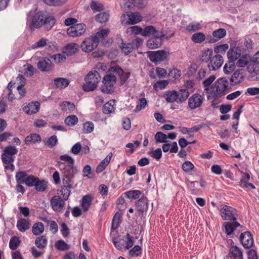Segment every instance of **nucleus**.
<instances>
[{
  "label": "nucleus",
  "mask_w": 259,
  "mask_h": 259,
  "mask_svg": "<svg viewBox=\"0 0 259 259\" xmlns=\"http://www.w3.org/2000/svg\"><path fill=\"white\" fill-rule=\"evenodd\" d=\"M59 159L60 160L57 162V165L62 174L63 186L72 188L74 177L78 172L74 166L75 160L68 154L61 155Z\"/></svg>",
  "instance_id": "1"
},
{
  "label": "nucleus",
  "mask_w": 259,
  "mask_h": 259,
  "mask_svg": "<svg viewBox=\"0 0 259 259\" xmlns=\"http://www.w3.org/2000/svg\"><path fill=\"white\" fill-rule=\"evenodd\" d=\"M55 22L56 20L53 17L48 16L45 12L39 11L33 15L29 27L32 30L34 28H39L44 26L45 29L49 30Z\"/></svg>",
  "instance_id": "2"
},
{
  "label": "nucleus",
  "mask_w": 259,
  "mask_h": 259,
  "mask_svg": "<svg viewBox=\"0 0 259 259\" xmlns=\"http://www.w3.org/2000/svg\"><path fill=\"white\" fill-rule=\"evenodd\" d=\"M229 82L226 77H221L218 79L210 87L209 95L207 99H217L225 95V92L229 90Z\"/></svg>",
  "instance_id": "3"
},
{
  "label": "nucleus",
  "mask_w": 259,
  "mask_h": 259,
  "mask_svg": "<svg viewBox=\"0 0 259 259\" xmlns=\"http://www.w3.org/2000/svg\"><path fill=\"white\" fill-rule=\"evenodd\" d=\"M101 77L97 71L90 72L85 78V83L83 85V89L85 92L94 91L96 89Z\"/></svg>",
  "instance_id": "4"
},
{
  "label": "nucleus",
  "mask_w": 259,
  "mask_h": 259,
  "mask_svg": "<svg viewBox=\"0 0 259 259\" xmlns=\"http://www.w3.org/2000/svg\"><path fill=\"white\" fill-rule=\"evenodd\" d=\"M116 82V77L112 74H108L103 78V84L101 87L102 92L111 94L114 91V84Z\"/></svg>",
  "instance_id": "5"
},
{
  "label": "nucleus",
  "mask_w": 259,
  "mask_h": 259,
  "mask_svg": "<svg viewBox=\"0 0 259 259\" xmlns=\"http://www.w3.org/2000/svg\"><path fill=\"white\" fill-rule=\"evenodd\" d=\"M99 44V39L94 35L86 38L81 43L80 47L84 52H91L95 50Z\"/></svg>",
  "instance_id": "6"
},
{
  "label": "nucleus",
  "mask_w": 259,
  "mask_h": 259,
  "mask_svg": "<svg viewBox=\"0 0 259 259\" xmlns=\"http://www.w3.org/2000/svg\"><path fill=\"white\" fill-rule=\"evenodd\" d=\"M220 214L222 219L224 220L236 221L237 211L236 210L229 206L223 205L220 209Z\"/></svg>",
  "instance_id": "7"
},
{
  "label": "nucleus",
  "mask_w": 259,
  "mask_h": 259,
  "mask_svg": "<svg viewBox=\"0 0 259 259\" xmlns=\"http://www.w3.org/2000/svg\"><path fill=\"white\" fill-rule=\"evenodd\" d=\"M147 55L150 60L155 63L164 61L169 55V52L164 50L149 51Z\"/></svg>",
  "instance_id": "8"
},
{
  "label": "nucleus",
  "mask_w": 259,
  "mask_h": 259,
  "mask_svg": "<svg viewBox=\"0 0 259 259\" xmlns=\"http://www.w3.org/2000/svg\"><path fill=\"white\" fill-rule=\"evenodd\" d=\"M85 29L86 26L84 24H77L69 27L67 30V33L71 37H77L83 34Z\"/></svg>",
  "instance_id": "9"
},
{
  "label": "nucleus",
  "mask_w": 259,
  "mask_h": 259,
  "mask_svg": "<svg viewBox=\"0 0 259 259\" xmlns=\"http://www.w3.org/2000/svg\"><path fill=\"white\" fill-rule=\"evenodd\" d=\"M204 100V97L200 94H193L188 100V107L191 109H195L202 105Z\"/></svg>",
  "instance_id": "10"
},
{
  "label": "nucleus",
  "mask_w": 259,
  "mask_h": 259,
  "mask_svg": "<svg viewBox=\"0 0 259 259\" xmlns=\"http://www.w3.org/2000/svg\"><path fill=\"white\" fill-rule=\"evenodd\" d=\"M136 205L139 216L142 217L146 214L148 208V201L146 197H141L137 201Z\"/></svg>",
  "instance_id": "11"
},
{
  "label": "nucleus",
  "mask_w": 259,
  "mask_h": 259,
  "mask_svg": "<svg viewBox=\"0 0 259 259\" xmlns=\"http://www.w3.org/2000/svg\"><path fill=\"white\" fill-rule=\"evenodd\" d=\"M164 34L163 32L158 33L156 35L150 38L147 42V46L150 49H155L159 48L162 45V39Z\"/></svg>",
  "instance_id": "12"
},
{
  "label": "nucleus",
  "mask_w": 259,
  "mask_h": 259,
  "mask_svg": "<svg viewBox=\"0 0 259 259\" xmlns=\"http://www.w3.org/2000/svg\"><path fill=\"white\" fill-rule=\"evenodd\" d=\"M59 195H56L52 197L50 200V204L55 211H61L65 205V201Z\"/></svg>",
  "instance_id": "13"
},
{
  "label": "nucleus",
  "mask_w": 259,
  "mask_h": 259,
  "mask_svg": "<svg viewBox=\"0 0 259 259\" xmlns=\"http://www.w3.org/2000/svg\"><path fill=\"white\" fill-rule=\"evenodd\" d=\"M226 35V30L224 28H219L212 32V36H207L208 42L210 44L214 43L224 37Z\"/></svg>",
  "instance_id": "14"
},
{
  "label": "nucleus",
  "mask_w": 259,
  "mask_h": 259,
  "mask_svg": "<svg viewBox=\"0 0 259 259\" xmlns=\"http://www.w3.org/2000/svg\"><path fill=\"white\" fill-rule=\"evenodd\" d=\"M240 241L245 248H250L253 244V237L249 232H245L240 236Z\"/></svg>",
  "instance_id": "15"
},
{
  "label": "nucleus",
  "mask_w": 259,
  "mask_h": 259,
  "mask_svg": "<svg viewBox=\"0 0 259 259\" xmlns=\"http://www.w3.org/2000/svg\"><path fill=\"white\" fill-rule=\"evenodd\" d=\"M223 58L220 55H216L210 60L209 63L207 65L209 70H216L221 67L223 63Z\"/></svg>",
  "instance_id": "16"
},
{
  "label": "nucleus",
  "mask_w": 259,
  "mask_h": 259,
  "mask_svg": "<svg viewBox=\"0 0 259 259\" xmlns=\"http://www.w3.org/2000/svg\"><path fill=\"white\" fill-rule=\"evenodd\" d=\"M37 67L43 72H48L52 68V62L47 57L42 58L37 63Z\"/></svg>",
  "instance_id": "17"
},
{
  "label": "nucleus",
  "mask_w": 259,
  "mask_h": 259,
  "mask_svg": "<svg viewBox=\"0 0 259 259\" xmlns=\"http://www.w3.org/2000/svg\"><path fill=\"white\" fill-rule=\"evenodd\" d=\"M79 50V46L78 44L71 42L67 44L63 49V54L69 56L75 54Z\"/></svg>",
  "instance_id": "18"
},
{
  "label": "nucleus",
  "mask_w": 259,
  "mask_h": 259,
  "mask_svg": "<svg viewBox=\"0 0 259 259\" xmlns=\"http://www.w3.org/2000/svg\"><path fill=\"white\" fill-rule=\"evenodd\" d=\"M40 108L39 102H31L29 103L27 106L23 108L24 112L28 114H32L37 113Z\"/></svg>",
  "instance_id": "19"
},
{
  "label": "nucleus",
  "mask_w": 259,
  "mask_h": 259,
  "mask_svg": "<svg viewBox=\"0 0 259 259\" xmlns=\"http://www.w3.org/2000/svg\"><path fill=\"white\" fill-rule=\"evenodd\" d=\"M244 76L240 70H237L232 75L230 81L232 86L240 83L243 79Z\"/></svg>",
  "instance_id": "20"
},
{
  "label": "nucleus",
  "mask_w": 259,
  "mask_h": 259,
  "mask_svg": "<svg viewBox=\"0 0 259 259\" xmlns=\"http://www.w3.org/2000/svg\"><path fill=\"white\" fill-rule=\"evenodd\" d=\"M229 256L230 259H243L242 251L237 246H232L230 247Z\"/></svg>",
  "instance_id": "21"
},
{
  "label": "nucleus",
  "mask_w": 259,
  "mask_h": 259,
  "mask_svg": "<svg viewBox=\"0 0 259 259\" xmlns=\"http://www.w3.org/2000/svg\"><path fill=\"white\" fill-rule=\"evenodd\" d=\"M93 196L91 195H86L81 199V205L83 211H88L93 200Z\"/></svg>",
  "instance_id": "22"
},
{
  "label": "nucleus",
  "mask_w": 259,
  "mask_h": 259,
  "mask_svg": "<svg viewBox=\"0 0 259 259\" xmlns=\"http://www.w3.org/2000/svg\"><path fill=\"white\" fill-rule=\"evenodd\" d=\"M112 156V153L109 154L97 166L96 171L99 174L103 171L109 163Z\"/></svg>",
  "instance_id": "23"
},
{
  "label": "nucleus",
  "mask_w": 259,
  "mask_h": 259,
  "mask_svg": "<svg viewBox=\"0 0 259 259\" xmlns=\"http://www.w3.org/2000/svg\"><path fill=\"white\" fill-rule=\"evenodd\" d=\"M128 19L127 21V23L128 24L133 25L137 24L142 20V17L138 12L131 13L127 14Z\"/></svg>",
  "instance_id": "24"
},
{
  "label": "nucleus",
  "mask_w": 259,
  "mask_h": 259,
  "mask_svg": "<svg viewBox=\"0 0 259 259\" xmlns=\"http://www.w3.org/2000/svg\"><path fill=\"white\" fill-rule=\"evenodd\" d=\"M30 226V222L29 220L21 219L17 221V227L20 232H24L27 230Z\"/></svg>",
  "instance_id": "25"
},
{
  "label": "nucleus",
  "mask_w": 259,
  "mask_h": 259,
  "mask_svg": "<svg viewBox=\"0 0 259 259\" xmlns=\"http://www.w3.org/2000/svg\"><path fill=\"white\" fill-rule=\"evenodd\" d=\"M226 234L230 235L235 230V229L240 226V224L236 221L233 222H226L224 223Z\"/></svg>",
  "instance_id": "26"
},
{
  "label": "nucleus",
  "mask_w": 259,
  "mask_h": 259,
  "mask_svg": "<svg viewBox=\"0 0 259 259\" xmlns=\"http://www.w3.org/2000/svg\"><path fill=\"white\" fill-rule=\"evenodd\" d=\"M162 32V31H157L153 26L149 25L143 29L142 35L144 36H149L150 35L154 36L156 35V34L158 33Z\"/></svg>",
  "instance_id": "27"
},
{
  "label": "nucleus",
  "mask_w": 259,
  "mask_h": 259,
  "mask_svg": "<svg viewBox=\"0 0 259 259\" xmlns=\"http://www.w3.org/2000/svg\"><path fill=\"white\" fill-rule=\"evenodd\" d=\"M190 93L187 89H180L177 92V96L178 97L177 103H182L185 102L188 98Z\"/></svg>",
  "instance_id": "28"
},
{
  "label": "nucleus",
  "mask_w": 259,
  "mask_h": 259,
  "mask_svg": "<svg viewBox=\"0 0 259 259\" xmlns=\"http://www.w3.org/2000/svg\"><path fill=\"white\" fill-rule=\"evenodd\" d=\"M54 83L57 88L61 89L67 87L69 84V81L66 78L59 77L54 79Z\"/></svg>",
  "instance_id": "29"
},
{
  "label": "nucleus",
  "mask_w": 259,
  "mask_h": 259,
  "mask_svg": "<svg viewBox=\"0 0 259 259\" xmlns=\"http://www.w3.org/2000/svg\"><path fill=\"white\" fill-rule=\"evenodd\" d=\"M41 141V137L37 134H32L27 136L25 139V143L28 145L30 143L34 144L36 142H40Z\"/></svg>",
  "instance_id": "30"
},
{
  "label": "nucleus",
  "mask_w": 259,
  "mask_h": 259,
  "mask_svg": "<svg viewBox=\"0 0 259 259\" xmlns=\"http://www.w3.org/2000/svg\"><path fill=\"white\" fill-rule=\"evenodd\" d=\"M163 96L167 102H176L177 103L178 97L177 96V92L175 91H167L164 93Z\"/></svg>",
  "instance_id": "31"
},
{
  "label": "nucleus",
  "mask_w": 259,
  "mask_h": 259,
  "mask_svg": "<svg viewBox=\"0 0 259 259\" xmlns=\"http://www.w3.org/2000/svg\"><path fill=\"white\" fill-rule=\"evenodd\" d=\"M241 54L237 48L230 49L227 53L229 61H233L237 60L240 57Z\"/></svg>",
  "instance_id": "32"
},
{
  "label": "nucleus",
  "mask_w": 259,
  "mask_h": 259,
  "mask_svg": "<svg viewBox=\"0 0 259 259\" xmlns=\"http://www.w3.org/2000/svg\"><path fill=\"white\" fill-rule=\"evenodd\" d=\"M115 100H111L106 102L103 107V112L104 114H108L114 111Z\"/></svg>",
  "instance_id": "33"
},
{
  "label": "nucleus",
  "mask_w": 259,
  "mask_h": 259,
  "mask_svg": "<svg viewBox=\"0 0 259 259\" xmlns=\"http://www.w3.org/2000/svg\"><path fill=\"white\" fill-rule=\"evenodd\" d=\"M206 38L205 35L201 32L194 33L191 37V40L197 44H201L203 42Z\"/></svg>",
  "instance_id": "34"
},
{
  "label": "nucleus",
  "mask_w": 259,
  "mask_h": 259,
  "mask_svg": "<svg viewBox=\"0 0 259 259\" xmlns=\"http://www.w3.org/2000/svg\"><path fill=\"white\" fill-rule=\"evenodd\" d=\"M48 182L46 180H40L39 178H37L34 187L36 191L44 192L46 190Z\"/></svg>",
  "instance_id": "35"
},
{
  "label": "nucleus",
  "mask_w": 259,
  "mask_h": 259,
  "mask_svg": "<svg viewBox=\"0 0 259 259\" xmlns=\"http://www.w3.org/2000/svg\"><path fill=\"white\" fill-rule=\"evenodd\" d=\"M47 243L46 237L44 235L37 237L35 241V244L39 249L45 248L47 245Z\"/></svg>",
  "instance_id": "36"
},
{
  "label": "nucleus",
  "mask_w": 259,
  "mask_h": 259,
  "mask_svg": "<svg viewBox=\"0 0 259 259\" xmlns=\"http://www.w3.org/2000/svg\"><path fill=\"white\" fill-rule=\"evenodd\" d=\"M44 231V224L41 222H37L33 224L32 232L35 235H39Z\"/></svg>",
  "instance_id": "37"
},
{
  "label": "nucleus",
  "mask_w": 259,
  "mask_h": 259,
  "mask_svg": "<svg viewBox=\"0 0 259 259\" xmlns=\"http://www.w3.org/2000/svg\"><path fill=\"white\" fill-rule=\"evenodd\" d=\"M142 192L139 190H129L124 193L125 195L130 199L135 200L140 197Z\"/></svg>",
  "instance_id": "38"
},
{
  "label": "nucleus",
  "mask_w": 259,
  "mask_h": 259,
  "mask_svg": "<svg viewBox=\"0 0 259 259\" xmlns=\"http://www.w3.org/2000/svg\"><path fill=\"white\" fill-rule=\"evenodd\" d=\"M28 176L25 170L19 171L16 172L15 178L18 184H24Z\"/></svg>",
  "instance_id": "39"
},
{
  "label": "nucleus",
  "mask_w": 259,
  "mask_h": 259,
  "mask_svg": "<svg viewBox=\"0 0 259 259\" xmlns=\"http://www.w3.org/2000/svg\"><path fill=\"white\" fill-rule=\"evenodd\" d=\"M120 48L125 55H127L131 53L134 49L133 45L131 43H125L123 42L121 43Z\"/></svg>",
  "instance_id": "40"
},
{
  "label": "nucleus",
  "mask_w": 259,
  "mask_h": 259,
  "mask_svg": "<svg viewBox=\"0 0 259 259\" xmlns=\"http://www.w3.org/2000/svg\"><path fill=\"white\" fill-rule=\"evenodd\" d=\"M125 2L124 5L129 9L136 7L138 8H141L143 6V4L141 0H123Z\"/></svg>",
  "instance_id": "41"
},
{
  "label": "nucleus",
  "mask_w": 259,
  "mask_h": 259,
  "mask_svg": "<svg viewBox=\"0 0 259 259\" xmlns=\"http://www.w3.org/2000/svg\"><path fill=\"white\" fill-rule=\"evenodd\" d=\"M201 29V25L200 23L194 22L189 23L186 27V30L189 32H194Z\"/></svg>",
  "instance_id": "42"
},
{
  "label": "nucleus",
  "mask_w": 259,
  "mask_h": 259,
  "mask_svg": "<svg viewBox=\"0 0 259 259\" xmlns=\"http://www.w3.org/2000/svg\"><path fill=\"white\" fill-rule=\"evenodd\" d=\"M47 45H49V47H51V46L50 45V43L48 42V40L47 38H42L37 42L34 43L32 45L31 48L33 49H36L44 47Z\"/></svg>",
  "instance_id": "43"
},
{
  "label": "nucleus",
  "mask_w": 259,
  "mask_h": 259,
  "mask_svg": "<svg viewBox=\"0 0 259 259\" xmlns=\"http://www.w3.org/2000/svg\"><path fill=\"white\" fill-rule=\"evenodd\" d=\"M235 67L234 62L229 61L228 63L225 64L224 67V72L225 74H229L233 72L235 69Z\"/></svg>",
  "instance_id": "44"
},
{
  "label": "nucleus",
  "mask_w": 259,
  "mask_h": 259,
  "mask_svg": "<svg viewBox=\"0 0 259 259\" xmlns=\"http://www.w3.org/2000/svg\"><path fill=\"white\" fill-rule=\"evenodd\" d=\"M156 143H165L167 139V135L161 132H158L154 136Z\"/></svg>",
  "instance_id": "45"
},
{
  "label": "nucleus",
  "mask_w": 259,
  "mask_h": 259,
  "mask_svg": "<svg viewBox=\"0 0 259 259\" xmlns=\"http://www.w3.org/2000/svg\"><path fill=\"white\" fill-rule=\"evenodd\" d=\"M215 79V75H211L208 78L205 79L202 82V84L203 87L205 88L204 90L206 92L208 95H209V91H208V90L210 89L209 85Z\"/></svg>",
  "instance_id": "46"
},
{
  "label": "nucleus",
  "mask_w": 259,
  "mask_h": 259,
  "mask_svg": "<svg viewBox=\"0 0 259 259\" xmlns=\"http://www.w3.org/2000/svg\"><path fill=\"white\" fill-rule=\"evenodd\" d=\"M77 117L75 115L68 116L65 119V123L68 126H73L78 122Z\"/></svg>",
  "instance_id": "47"
},
{
  "label": "nucleus",
  "mask_w": 259,
  "mask_h": 259,
  "mask_svg": "<svg viewBox=\"0 0 259 259\" xmlns=\"http://www.w3.org/2000/svg\"><path fill=\"white\" fill-rule=\"evenodd\" d=\"M109 18V14L108 12H102L97 14L96 16V20L100 23L107 22Z\"/></svg>",
  "instance_id": "48"
},
{
  "label": "nucleus",
  "mask_w": 259,
  "mask_h": 259,
  "mask_svg": "<svg viewBox=\"0 0 259 259\" xmlns=\"http://www.w3.org/2000/svg\"><path fill=\"white\" fill-rule=\"evenodd\" d=\"M55 246L58 250L61 251H65L69 249V245L62 240L57 241Z\"/></svg>",
  "instance_id": "49"
},
{
  "label": "nucleus",
  "mask_w": 259,
  "mask_h": 259,
  "mask_svg": "<svg viewBox=\"0 0 259 259\" xmlns=\"http://www.w3.org/2000/svg\"><path fill=\"white\" fill-rule=\"evenodd\" d=\"M212 50L211 49H208L205 50L202 54L200 60L202 62H207L208 60L211 59V57L212 55Z\"/></svg>",
  "instance_id": "50"
},
{
  "label": "nucleus",
  "mask_w": 259,
  "mask_h": 259,
  "mask_svg": "<svg viewBox=\"0 0 259 259\" xmlns=\"http://www.w3.org/2000/svg\"><path fill=\"white\" fill-rule=\"evenodd\" d=\"M94 129V124L91 121H87L83 124V133L85 134L91 133Z\"/></svg>",
  "instance_id": "51"
},
{
  "label": "nucleus",
  "mask_w": 259,
  "mask_h": 259,
  "mask_svg": "<svg viewBox=\"0 0 259 259\" xmlns=\"http://www.w3.org/2000/svg\"><path fill=\"white\" fill-rule=\"evenodd\" d=\"M62 110L64 111H72L74 110L75 108V105L73 103H72L68 101H64L61 105Z\"/></svg>",
  "instance_id": "52"
},
{
  "label": "nucleus",
  "mask_w": 259,
  "mask_h": 259,
  "mask_svg": "<svg viewBox=\"0 0 259 259\" xmlns=\"http://www.w3.org/2000/svg\"><path fill=\"white\" fill-rule=\"evenodd\" d=\"M142 253V249L140 246L135 245L129 251L128 254L131 257L138 256Z\"/></svg>",
  "instance_id": "53"
},
{
  "label": "nucleus",
  "mask_w": 259,
  "mask_h": 259,
  "mask_svg": "<svg viewBox=\"0 0 259 259\" xmlns=\"http://www.w3.org/2000/svg\"><path fill=\"white\" fill-rule=\"evenodd\" d=\"M120 223V214L119 212H116L112 219L111 230H115L118 226Z\"/></svg>",
  "instance_id": "54"
},
{
  "label": "nucleus",
  "mask_w": 259,
  "mask_h": 259,
  "mask_svg": "<svg viewBox=\"0 0 259 259\" xmlns=\"http://www.w3.org/2000/svg\"><path fill=\"white\" fill-rule=\"evenodd\" d=\"M57 141V138L55 135L50 137L47 140H44L45 144L50 147H53L56 146Z\"/></svg>",
  "instance_id": "55"
},
{
  "label": "nucleus",
  "mask_w": 259,
  "mask_h": 259,
  "mask_svg": "<svg viewBox=\"0 0 259 259\" xmlns=\"http://www.w3.org/2000/svg\"><path fill=\"white\" fill-rule=\"evenodd\" d=\"M147 105V100L144 98H142L140 99L139 102L138 104L137 105L134 111L135 112H138L142 109H144L146 107V106Z\"/></svg>",
  "instance_id": "56"
},
{
  "label": "nucleus",
  "mask_w": 259,
  "mask_h": 259,
  "mask_svg": "<svg viewBox=\"0 0 259 259\" xmlns=\"http://www.w3.org/2000/svg\"><path fill=\"white\" fill-rule=\"evenodd\" d=\"M149 155L155 159L156 160H159L162 157V151L160 148H157L149 153Z\"/></svg>",
  "instance_id": "57"
},
{
  "label": "nucleus",
  "mask_w": 259,
  "mask_h": 259,
  "mask_svg": "<svg viewBox=\"0 0 259 259\" xmlns=\"http://www.w3.org/2000/svg\"><path fill=\"white\" fill-rule=\"evenodd\" d=\"M72 188H68L66 186H62L61 187L60 193L61 195L63 196V199L67 200L70 194V189Z\"/></svg>",
  "instance_id": "58"
},
{
  "label": "nucleus",
  "mask_w": 259,
  "mask_h": 259,
  "mask_svg": "<svg viewBox=\"0 0 259 259\" xmlns=\"http://www.w3.org/2000/svg\"><path fill=\"white\" fill-rule=\"evenodd\" d=\"M168 82L166 80H159L157 81L153 85V89L156 91L164 89L168 84Z\"/></svg>",
  "instance_id": "59"
},
{
  "label": "nucleus",
  "mask_w": 259,
  "mask_h": 259,
  "mask_svg": "<svg viewBox=\"0 0 259 259\" xmlns=\"http://www.w3.org/2000/svg\"><path fill=\"white\" fill-rule=\"evenodd\" d=\"M37 178L33 175L28 176L24 184H25L29 187H34Z\"/></svg>",
  "instance_id": "60"
},
{
  "label": "nucleus",
  "mask_w": 259,
  "mask_h": 259,
  "mask_svg": "<svg viewBox=\"0 0 259 259\" xmlns=\"http://www.w3.org/2000/svg\"><path fill=\"white\" fill-rule=\"evenodd\" d=\"M4 153L7 155L14 156V155L18 153V149L14 146H8L5 147L4 150Z\"/></svg>",
  "instance_id": "61"
},
{
  "label": "nucleus",
  "mask_w": 259,
  "mask_h": 259,
  "mask_svg": "<svg viewBox=\"0 0 259 259\" xmlns=\"http://www.w3.org/2000/svg\"><path fill=\"white\" fill-rule=\"evenodd\" d=\"M20 243V240L17 237H12L9 242V247L12 250H15Z\"/></svg>",
  "instance_id": "62"
},
{
  "label": "nucleus",
  "mask_w": 259,
  "mask_h": 259,
  "mask_svg": "<svg viewBox=\"0 0 259 259\" xmlns=\"http://www.w3.org/2000/svg\"><path fill=\"white\" fill-rule=\"evenodd\" d=\"M124 242H125V248L127 249L132 247L134 245V241L132 237L129 234H127L123 239Z\"/></svg>",
  "instance_id": "63"
},
{
  "label": "nucleus",
  "mask_w": 259,
  "mask_h": 259,
  "mask_svg": "<svg viewBox=\"0 0 259 259\" xmlns=\"http://www.w3.org/2000/svg\"><path fill=\"white\" fill-rule=\"evenodd\" d=\"M109 32L110 31L108 29H102L101 30L97 32L96 35L94 36L99 40V38L102 39L103 40L104 38L108 35Z\"/></svg>",
  "instance_id": "64"
}]
</instances>
